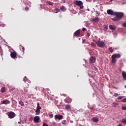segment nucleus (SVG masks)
I'll use <instances>...</instances> for the list:
<instances>
[{
	"label": "nucleus",
	"mask_w": 126,
	"mask_h": 126,
	"mask_svg": "<svg viewBox=\"0 0 126 126\" xmlns=\"http://www.w3.org/2000/svg\"><path fill=\"white\" fill-rule=\"evenodd\" d=\"M25 10H29V7H26L25 8Z\"/></svg>",
	"instance_id": "obj_35"
},
{
	"label": "nucleus",
	"mask_w": 126,
	"mask_h": 126,
	"mask_svg": "<svg viewBox=\"0 0 126 126\" xmlns=\"http://www.w3.org/2000/svg\"><path fill=\"white\" fill-rule=\"evenodd\" d=\"M122 57V55L120 54H114L111 56L112 63H117V59H120Z\"/></svg>",
	"instance_id": "obj_1"
},
{
	"label": "nucleus",
	"mask_w": 126,
	"mask_h": 126,
	"mask_svg": "<svg viewBox=\"0 0 126 126\" xmlns=\"http://www.w3.org/2000/svg\"><path fill=\"white\" fill-rule=\"evenodd\" d=\"M109 28L110 30H116V27L113 25H110L109 26Z\"/></svg>",
	"instance_id": "obj_15"
},
{
	"label": "nucleus",
	"mask_w": 126,
	"mask_h": 126,
	"mask_svg": "<svg viewBox=\"0 0 126 126\" xmlns=\"http://www.w3.org/2000/svg\"><path fill=\"white\" fill-rule=\"evenodd\" d=\"M109 50L110 53H113L114 52V48H113V47H110L109 48Z\"/></svg>",
	"instance_id": "obj_24"
},
{
	"label": "nucleus",
	"mask_w": 126,
	"mask_h": 126,
	"mask_svg": "<svg viewBox=\"0 0 126 126\" xmlns=\"http://www.w3.org/2000/svg\"><path fill=\"white\" fill-rule=\"evenodd\" d=\"M39 120H40V118H39V116H35L34 118V123H39Z\"/></svg>",
	"instance_id": "obj_11"
},
{
	"label": "nucleus",
	"mask_w": 126,
	"mask_h": 126,
	"mask_svg": "<svg viewBox=\"0 0 126 126\" xmlns=\"http://www.w3.org/2000/svg\"><path fill=\"white\" fill-rule=\"evenodd\" d=\"M122 110L123 111H126V106H122Z\"/></svg>",
	"instance_id": "obj_29"
},
{
	"label": "nucleus",
	"mask_w": 126,
	"mask_h": 126,
	"mask_svg": "<svg viewBox=\"0 0 126 126\" xmlns=\"http://www.w3.org/2000/svg\"><path fill=\"white\" fill-rule=\"evenodd\" d=\"M49 117H50V118H53V117H54V115H53V114H49Z\"/></svg>",
	"instance_id": "obj_37"
},
{
	"label": "nucleus",
	"mask_w": 126,
	"mask_h": 126,
	"mask_svg": "<svg viewBox=\"0 0 126 126\" xmlns=\"http://www.w3.org/2000/svg\"><path fill=\"white\" fill-rule=\"evenodd\" d=\"M113 104H115V105H118L116 103H114Z\"/></svg>",
	"instance_id": "obj_46"
},
{
	"label": "nucleus",
	"mask_w": 126,
	"mask_h": 126,
	"mask_svg": "<svg viewBox=\"0 0 126 126\" xmlns=\"http://www.w3.org/2000/svg\"><path fill=\"white\" fill-rule=\"evenodd\" d=\"M123 98H125V96H119L117 99L118 100H122Z\"/></svg>",
	"instance_id": "obj_28"
},
{
	"label": "nucleus",
	"mask_w": 126,
	"mask_h": 126,
	"mask_svg": "<svg viewBox=\"0 0 126 126\" xmlns=\"http://www.w3.org/2000/svg\"><path fill=\"white\" fill-rule=\"evenodd\" d=\"M95 12L96 13V14H97V15H100V13H99L97 11H95Z\"/></svg>",
	"instance_id": "obj_38"
},
{
	"label": "nucleus",
	"mask_w": 126,
	"mask_h": 126,
	"mask_svg": "<svg viewBox=\"0 0 126 126\" xmlns=\"http://www.w3.org/2000/svg\"><path fill=\"white\" fill-rule=\"evenodd\" d=\"M2 104H10V101L5 99L2 101Z\"/></svg>",
	"instance_id": "obj_13"
},
{
	"label": "nucleus",
	"mask_w": 126,
	"mask_h": 126,
	"mask_svg": "<svg viewBox=\"0 0 126 126\" xmlns=\"http://www.w3.org/2000/svg\"><path fill=\"white\" fill-rule=\"evenodd\" d=\"M5 91V87H2L1 89V92L2 93H4V92Z\"/></svg>",
	"instance_id": "obj_25"
},
{
	"label": "nucleus",
	"mask_w": 126,
	"mask_h": 126,
	"mask_svg": "<svg viewBox=\"0 0 126 126\" xmlns=\"http://www.w3.org/2000/svg\"><path fill=\"white\" fill-rule=\"evenodd\" d=\"M91 46L93 48H95V47H96V44L94 42H92L91 43Z\"/></svg>",
	"instance_id": "obj_21"
},
{
	"label": "nucleus",
	"mask_w": 126,
	"mask_h": 126,
	"mask_svg": "<svg viewBox=\"0 0 126 126\" xmlns=\"http://www.w3.org/2000/svg\"><path fill=\"white\" fill-rule=\"evenodd\" d=\"M122 26H123V27L126 28V23H123Z\"/></svg>",
	"instance_id": "obj_32"
},
{
	"label": "nucleus",
	"mask_w": 126,
	"mask_h": 126,
	"mask_svg": "<svg viewBox=\"0 0 126 126\" xmlns=\"http://www.w3.org/2000/svg\"><path fill=\"white\" fill-rule=\"evenodd\" d=\"M125 88H126V85L125 86Z\"/></svg>",
	"instance_id": "obj_47"
},
{
	"label": "nucleus",
	"mask_w": 126,
	"mask_h": 126,
	"mask_svg": "<svg viewBox=\"0 0 126 126\" xmlns=\"http://www.w3.org/2000/svg\"><path fill=\"white\" fill-rule=\"evenodd\" d=\"M23 81H24L25 82H26V81L30 82V80H28V79H27V77H26V76H25L24 78L23 79Z\"/></svg>",
	"instance_id": "obj_22"
},
{
	"label": "nucleus",
	"mask_w": 126,
	"mask_h": 126,
	"mask_svg": "<svg viewBox=\"0 0 126 126\" xmlns=\"http://www.w3.org/2000/svg\"><path fill=\"white\" fill-rule=\"evenodd\" d=\"M74 3L77 6H80V8H81V9H83L84 6H83V2H82V1L76 0Z\"/></svg>",
	"instance_id": "obj_2"
},
{
	"label": "nucleus",
	"mask_w": 126,
	"mask_h": 126,
	"mask_svg": "<svg viewBox=\"0 0 126 126\" xmlns=\"http://www.w3.org/2000/svg\"><path fill=\"white\" fill-rule=\"evenodd\" d=\"M114 14H115L116 16H117V17L119 19H122V18H123L125 15L123 12H116L114 13Z\"/></svg>",
	"instance_id": "obj_4"
},
{
	"label": "nucleus",
	"mask_w": 126,
	"mask_h": 126,
	"mask_svg": "<svg viewBox=\"0 0 126 126\" xmlns=\"http://www.w3.org/2000/svg\"><path fill=\"white\" fill-rule=\"evenodd\" d=\"M92 121L93 122H98V118H96V117H93L92 119Z\"/></svg>",
	"instance_id": "obj_19"
},
{
	"label": "nucleus",
	"mask_w": 126,
	"mask_h": 126,
	"mask_svg": "<svg viewBox=\"0 0 126 126\" xmlns=\"http://www.w3.org/2000/svg\"><path fill=\"white\" fill-rule=\"evenodd\" d=\"M56 10H57L56 13H58V12H60L61 11V9L56 8Z\"/></svg>",
	"instance_id": "obj_31"
},
{
	"label": "nucleus",
	"mask_w": 126,
	"mask_h": 126,
	"mask_svg": "<svg viewBox=\"0 0 126 126\" xmlns=\"http://www.w3.org/2000/svg\"><path fill=\"white\" fill-rule=\"evenodd\" d=\"M86 39H83L82 41V44H84V42H85Z\"/></svg>",
	"instance_id": "obj_43"
},
{
	"label": "nucleus",
	"mask_w": 126,
	"mask_h": 126,
	"mask_svg": "<svg viewBox=\"0 0 126 126\" xmlns=\"http://www.w3.org/2000/svg\"><path fill=\"white\" fill-rule=\"evenodd\" d=\"M105 29H106V30L108 29V27H105Z\"/></svg>",
	"instance_id": "obj_45"
},
{
	"label": "nucleus",
	"mask_w": 126,
	"mask_h": 126,
	"mask_svg": "<svg viewBox=\"0 0 126 126\" xmlns=\"http://www.w3.org/2000/svg\"><path fill=\"white\" fill-rule=\"evenodd\" d=\"M119 19L118 17H117V16H116V17L112 18V20H113V21H118V20H119Z\"/></svg>",
	"instance_id": "obj_20"
},
{
	"label": "nucleus",
	"mask_w": 126,
	"mask_h": 126,
	"mask_svg": "<svg viewBox=\"0 0 126 126\" xmlns=\"http://www.w3.org/2000/svg\"><path fill=\"white\" fill-rule=\"evenodd\" d=\"M48 4H49V5H53V2L51 1H47Z\"/></svg>",
	"instance_id": "obj_30"
},
{
	"label": "nucleus",
	"mask_w": 126,
	"mask_h": 126,
	"mask_svg": "<svg viewBox=\"0 0 126 126\" xmlns=\"http://www.w3.org/2000/svg\"><path fill=\"white\" fill-rule=\"evenodd\" d=\"M93 21L94 22H98V21H99V18L98 17H96L95 18L93 19Z\"/></svg>",
	"instance_id": "obj_16"
},
{
	"label": "nucleus",
	"mask_w": 126,
	"mask_h": 126,
	"mask_svg": "<svg viewBox=\"0 0 126 126\" xmlns=\"http://www.w3.org/2000/svg\"><path fill=\"white\" fill-rule=\"evenodd\" d=\"M95 43L100 48H103V47H105V45H106L104 41L100 40H98L97 42H95Z\"/></svg>",
	"instance_id": "obj_3"
},
{
	"label": "nucleus",
	"mask_w": 126,
	"mask_h": 126,
	"mask_svg": "<svg viewBox=\"0 0 126 126\" xmlns=\"http://www.w3.org/2000/svg\"><path fill=\"white\" fill-rule=\"evenodd\" d=\"M12 107L13 108H14V102H13V100L12 101Z\"/></svg>",
	"instance_id": "obj_34"
},
{
	"label": "nucleus",
	"mask_w": 126,
	"mask_h": 126,
	"mask_svg": "<svg viewBox=\"0 0 126 126\" xmlns=\"http://www.w3.org/2000/svg\"><path fill=\"white\" fill-rule=\"evenodd\" d=\"M86 36H87V37H89V36H90V33H89V32H88V33H87V34H86Z\"/></svg>",
	"instance_id": "obj_36"
},
{
	"label": "nucleus",
	"mask_w": 126,
	"mask_h": 126,
	"mask_svg": "<svg viewBox=\"0 0 126 126\" xmlns=\"http://www.w3.org/2000/svg\"><path fill=\"white\" fill-rule=\"evenodd\" d=\"M67 124L66 120H64L62 122V125H67Z\"/></svg>",
	"instance_id": "obj_26"
},
{
	"label": "nucleus",
	"mask_w": 126,
	"mask_h": 126,
	"mask_svg": "<svg viewBox=\"0 0 126 126\" xmlns=\"http://www.w3.org/2000/svg\"><path fill=\"white\" fill-rule=\"evenodd\" d=\"M17 54L16 52H11L10 53V57L12 59H17Z\"/></svg>",
	"instance_id": "obj_6"
},
{
	"label": "nucleus",
	"mask_w": 126,
	"mask_h": 126,
	"mask_svg": "<svg viewBox=\"0 0 126 126\" xmlns=\"http://www.w3.org/2000/svg\"><path fill=\"white\" fill-rule=\"evenodd\" d=\"M24 51H25V48L22 47V52H23V53H24Z\"/></svg>",
	"instance_id": "obj_41"
},
{
	"label": "nucleus",
	"mask_w": 126,
	"mask_h": 126,
	"mask_svg": "<svg viewBox=\"0 0 126 126\" xmlns=\"http://www.w3.org/2000/svg\"><path fill=\"white\" fill-rule=\"evenodd\" d=\"M119 95V94L118 93H115L114 95L113 96L114 97H118V95Z\"/></svg>",
	"instance_id": "obj_33"
},
{
	"label": "nucleus",
	"mask_w": 126,
	"mask_h": 126,
	"mask_svg": "<svg viewBox=\"0 0 126 126\" xmlns=\"http://www.w3.org/2000/svg\"><path fill=\"white\" fill-rule=\"evenodd\" d=\"M42 126H49L47 124H46V123H43Z\"/></svg>",
	"instance_id": "obj_40"
},
{
	"label": "nucleus",
	"mask_w": 126,
	"mask_h": 126,
	"mask_svg": "<svg viewBox=\"0 0 126 126\" xmlns=\"http://www.w3.org/2000/svg\"><path fill=\"white\" fill-rule=\"evenodd\" d=\"M122 76L124 79H126V73L125 71L122 72Z\"/></svg>",
	"instance_id": "obj_17"
},
{
	"label": "nucleus",
	"mask_w": 126,
	"mask_h": 126,
	"mask_svg": "<svg viewBox=\"0 0 126 126\" xmlns=\"http://www.w3.org/2000/svg\"><path fill=\"white\" fill-rule=\"evenodd\" d=\"M69 108H70V105H65V109H66V110L69 109Z\"/></svg>",
	"instance_id": "obj_23"
},
{
	"label": "nucleus",
	"mask_w": 126,
	"mask_h": 126,
	"mask_svg": "<svg viewBox=\"0 0 126 126\" xmlns=\"http://www.w3.org/2000/svg\"><path fill=\"white\" fill-rule=\"evenodd\" d=\"M18 124H20V122H18Z\"/></svg>",
	"instance_id": "obj_48"
},
{
	"label": "nucleus",
	"mask_w": 126,
	"mask_h": 126,
	"mask_svg": "<svg viewBox=\"0 0 126 126\" xmlns=\"http://www.w3.org/2000/svg\"><path fill=\"white\" fill-rule=\"evenodd\" d=\"M95 62H96V58H95V57H91L90 59V63H94Z\"/></svg>",
	"instance_id": "obj_8"
},
{
	"label": "nucleus",
	"mask_w": 126,
	"mask_h": 126,
	"mask_svg": "<svg viewBox=\"0 0 126 126\" xmlns=\"http://www.w3.org/2000/svg\"><path fill=\"white\" fill-rule=\"evenodd\" d=\"M122 101H123V102H126V98L123 99L122 100Z\"/></svg>",
	"instance_id": "obj_39"
},
{
	"label": "nucleus",
	"mask_w": 126,
	"mask_h": 126,
	"mask_svg": "<svg viewBox=\"0 0 126 126\" xmlns=\"http://www.w3.org/2000/svg\"><path fill=\"white\" fill-rule=\"evenodd\" d=\"M8 116L9 119H13L15 117V113L12 111H10L8 112Z\"/></svg>",
	"instance_id": "obj_5"
},
{
	"label": "nucleus",
	"mask_w": 126,
	"mask_h": 126,
	"mask_svg": "<svg viewBox=\"0 0 126 126\" xmlns=\"http://www.w3.org/2000/svg\"><path fill=\"white\" fill-rule=\"evenodd\" d=\"M40 113H41V111L39 109H36L35 110V116H38V115H40Z\"/></svg>",
	"instance_id": "obj_14"
},
{
	"label": "nucleus",
	"mask_w": 126,
	"mask_h": 126,
	"mask_svg": "<svg viewBox=\"0 0 126 126\" xmlns=\"http://www.w3.org/2000/svg\"><path fill=\"white\" fill-rule=\"evenodd\" d=\"M19 104L21 105V106H24V103L22 101H19Z\"/></svg>",
	"instance_id": "obj_27"
},
{
	"label": "nucleus",
	"mask_w": 126,
	"mask_h": 126,
	"mask_svg": "<svg viewBox=\"0 0 126 126\" xmlns=\"http://www.w3.org/2000/svg\"><path fill=\"white\" fill-rule=\"evenodd\" d=\"M82 31H86V28H83Z\"/></svg>",
	"instance_id": "obj_42"
},
{
	"label": "nucleus",
	"mask_w": 126,
	"mask_h": 126,
	"mask_svg": "<svg viewBox=\"0 0 126 126\" xmlns=\"http://www.w3.org/2000/svg\"><path fill=\"white\" fill-rule=\"evenodd\" d=\"M55 120H63V116L61 115H56L54 117Z\"/></svg>",
	"instance_id": "obj_7"
},
{
	"label": "nucleus",
	"mask_w": 126,
	"mask_h": 126,
	"mask_svg": "<svg viewBox=\"0 0 126 126\" xmlns=\"http://www.w3.org/2000/svg\"><path fill=\"white\" fill-rule=\"evenodd\" d=\"M118 126H123V125H122V124H119Z\"/></svg>",
	"instance_id": "obj_44"
},
{
	"label": "nucleus",
	"mask_w": 126,
	"mask_h": 126,
	"mask_svg": "<svg viewBox=\"0 0 126 126\" xmlns=\"http://www.w3.org/2000/svg\"><path fill=\"white\" fill-rule=\"evenodd\" d=\"M60 10H61V11H65V10H66V9L65 8V7H64V6L62 5L60 7Z\"/></svg>",
	"instance_id": "obj_12"
},
{
	"label": "nucleus",
	"mask_w": 126,
	"mask_h": 126,
	"mask_svg": "<svg viewBox=\"0 0 126 126\" xmlns=\"http://www.w3.org/2000/svg\"><path fill=\"white\" fill-rule=\"evenodd\" d=\"M107 14H110V15H114V14H115L113 10L111 9H108L107 10Z\"/></svg>",
	"instance_id": "obj_10"
},
{
	"label": "nucleus",
	"mask_w": 126,
	"mask_h": 126,
	"mask_svg": "<svg viewBox=\"0 0 126 126\" xmlns=\"http://www.w3.org/2000/svg\"><path fill=\"white\" fill-rule=\"evenodd\" d=\"M80 35V31L78 30L74 33V36L75 37H77V36H79Z\"/></svg>",
	"instance_id": "obj_9"
},
{
	"label": "nucleus",
	"mask_w": 126,
	"mask_h": 126,
	"mask_svg": "<svg viewBox=\"0 0 126 126\" xmlns=\"http://www.w3.org/2000/svg\"><path fill=\"white\" fill-rule=\"evenodd\" d=\"M41 109H42V108L40 106V103L38 102L37 103L36 110H41Z\"/></svg>",
	"instance_id": "obj_18"
}]
</instances>
